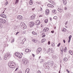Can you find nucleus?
<instances>
[{
    "instance_id": "nucleus-1",
    "label": "nucleus",
    "mask_w": 73,
    "mask_h": 73,
    "mask_svg": "<svg viewBox=\"0 0 73 73\" xmlns=\"http://www.w3.org/2000/svg\"><path fill=\"white\" fill-rule=\"evenodd\" d=\"M8 65L10 68H15L16 66V64L13 62H10L8 63Z\"/></svg>"
},
{
    "instance_id": "nucleus-2",
    "label": "nucleus",
    "mask_w": 73,
    "mask_h": 73,
    "mask_svg": "<svg viewBox=\"0 0 73 73\" xmlns=\"http://www.w3.org/2000/svg\"><path fill=\"white\" fill-rule=\"evenodd\" d=\"M21 27L23 28L24 29H26V27H25V25L24 24V23L23 22H21Z\"/></svg>"
},
{
    "instance_id": "nucleus-3",
    "label": "nucleus",
    "mask_w": 73,
    "mask_h": 73,
    "mask_svg": "<svg viewBox=\"0 0 73 73\" xmlns=\"http://www.w3.org/2000/svg\"><path fill=\"white\" fill-rule=\"evenodd\" d=\"M22 61L24 64H26L28 63V60L26 59H24Z\"/></svg>"
},
{
    "instance_id": "nucleus-4",
    "label": "nucleus",
    "mask_w": 73,
    "mask_h": 73,
    "mask_svg": "<svg viewBox=\"0 0 73 73\" xmlns=\"http://www.w3.org/2000/svg\"><path fill=\"white\" fill-rule=\"evenodd\" d=\"M41 50H42L41 48H38L36 50L37 54H39V53H40V52L41 51Z\"/></svg>"
},
{
    "instance_id": "nucleus-5",
    "label": "nucleus",
    "mask_w": 73,
    "mask_h": 73,
    "mask_svg": "<svg viewBox=\"0 0 73 73\" xmlns=\"http://www.w3.org/2000/svg\"><path fill=\"white\" fill-rule=\"evenodd\" d=\"M29 24L30 25V27L32 28V27H33V25H34V23L33 22H31Z\"/></svg>"
},
{
    "instance_id": "nucleus-6",
    "label": "nucleus",
    "mask_w": 73,
    "mask_h": 73,
    "mask_svg": "<svg viewBox=\"0 0 73 73\" xmlns=\"http://www.w3.org/2000/svg\"><path fill=\"white\" fill-rule=\"evenodd\" d=\"M49 53H53L54 52V50L53 49H50L48 50Z\"/></svg>"
},
{
    "instance_id": "nucleus-7",
    "label": "nucleus",
    "mask_w": 73,
    "mask_h": 73,
    "mask_svg": "<svg viewBox=\"0 0 73 73\" xmlns=\"http://www.w3.org/2000/svg\"><path fill=\"white\" fill-rule=\"evenodd\" d=\"M17 19H18L19 20H21L23 19V17L21 15H19L17 17Z\"/></svg>"
},
{
    "instance_id": "nucleus-8",
    "label": "nucleus",
    "mask_w": 73,
    "mask_h": 73,
    "mask_svg": "<svg viewBox=\"0 0 73 73\" xmlns=\"http://www.w3.org/2000/svg\"><path fill=\"white\" fill-rule=\"evenodd\" d=\"M47 5L48 7H50V8H53V7H54V6L50 4H48Z\"/></svg>"
},
{
    "instance_id": "nucleus-9",
    "label": "nucleus",
    "mask_w": 73,
    "mask_h": 73,
    "mask_svg": "<svg viewBox=\"0 0 73 73\" xmlns=\"http://www.w3.org/2000/svg\"><path fill=\"white\" fill-rule=\"evenodd\" d=\"M44 67H46V69H49V66H47V64H44Z\"/></svg>"
},
{
    "instance_id": "nucleus-10",
    "label": "nucleus",
    "mask_w": 73,
    "mask_h": 73,
    "mask_svg": "<svg viewBox=\"0 0 73 73\" xmlns=\"http://www.w3.org/2000/svg\"><path fill=\"white\" fill-rule=\"evenodd\" d=\"M46 15H49V10L48 9H46Z\"/></svg>"
},
{
    "instance_id": "nucleus-11",
    "label": "nucleus",
    "mask_w": 73,
    "mask_h": 73,
    "mask_svg": "<svg viewBox=\"0 0 73 73\" xmlns=\"http://www.w3.org/2000/svg\"><path fill=\"white\" fill-rule=\"evenodd\" d=\"M35 24H36V25H40V21L39 20H38L36 21Z\"/></svg>"
},
{
    "instance_id": "nucleus-12",
    "label": "nucleus",
    "mask_w": 73,
    "mask_h": 73,
    "mask_svg": "<svg viewBox=\"0 0 73 73\" xmlns=\"http://www.w3.org/2000/svg\"><path fill=\"white\" fill-rule=\"evenodd\" d=\"M49 31V28H47V27H45L43 29L44 32H46V31Z\"/></svg>"
},
{
    "instance_id": "nucleus-13",
    "label": "nucleus",
    "mask_w": 73,
    "mask_h": 73,
    "mask_svg": "<svg viewBox=\"0 0 73 73\" xmlns=\"http://www.w3.org/2000/svg\"><path fill=\"white\" fill-rule=\"evenodd\" d=\"M1 16L3 18H7V16L5 14H2L1 15Z\"/></svg>"
},
{
    "instance_id": "nucleus-14",
    "label": "nucleus",
    "mask_w": 73,
    "mask_h": 73,
    "mask_svg": "<svg viewBox=\"0 0 73 73\" xmlns=\"http://www.w3.org/2000/svg\"><path fill=\"white\" fill-rule=\"evenodd\" d=\"M35 18V15H33L31 16L30 18L31 20H33Z\"/></svg>"
},
{
    "instance_id": "nucleus-15",
    "label": "nucleus",
    "mask_w": 73,
    "mask_h": 73,
    "mask_svg": "<svg viewBox=\"0 0 73 73\" xmlns=\"http://www.w3.org/2000/svg\"><path fill=\"white\" fill-rule=\"evenodd\" d=\"M58 11L60 12H61L63 11V9H61L60 8H59L58 9Z\"/></svg>"
},
{
    "instance_id": "nucleus-16",
    "label": "nucleus",
    "mask_w": 73,
    "mask_h": 73,
    "mask_svg": "<svg viewBox=\"0 0 73 73\" xmlns=\"http://www.w3.org/2000/svg\"><path fill=\"white\" fill-rule=\"evenodd\" d=\"M29 68H27L25 72V73H29Z\"/></svg>"
},
{
    "instance_id": "nucleus-17",
    "label": "nucleus",
    "mask_w": 73,
    "mask_h": 73,
    "mask_svg": "<svg viewBox=\"0 0 73 73\" xmlns=\"http://www.w3.org/2000/svg\"><path fill=\"white\" fill-rule=\"evenodd\" d=\"M33 41L34 42H35L36 43V42H37V40H36L35 39H33Z\"/></svg>"
},
{
    "instance_id": "nucleus-18",
    "label": "nucleus",
    "mask_w": 73,
    "mask_h": 73,
    "mask_svg": "<svg viewBox=\"0 0 73 73\" xmlns=\"http://www.w3.org/2000/svg\"><path fill=\"white\" fill-rule=\"evenodd\" d=\"M20 54V53L16 52L15 54V55L17 57L18 56H19V55Z\"/></svg>"
},
{
    "instance_id": "nucleus-19",
    "label": "nucleus",
    "mask_w": 73,
    "mask_h": 73,
    "mask_svg": "<svg viewBox=\"0 0 73 73\" xmlns=\"http://www.w3.org/2000/svg\"><path fill=\"white\" fill-rule=\"evenodd\" d=\"M29 4L30 5H32L33 4V2H32V0H30L29 3Z\"/></svg>"
},
{
    "instance_id": "nucleus-20",
    "label": "nucleus",
    "mask_w": 73,
    "mask_h": 73,
    "mask_svg": "<svg viewBox=\"0 0 73 73\" xmlns=\"http://www.w3.org/2000/svg\"><path fill=\"white\" fill-rule=\"evenodd\" d=\"M17 57H18L19 58H21L22 57V56H21V54H19L18 56Z\"/></svg>"
},
{
    "instance_id": "nucleus-21",
    "label": "nucleus",
    "mask_w": 73,
    "mask_h": 73,
    "mask_svg": "<svg viewBox=\"0 0 73 73\" xmlns=\"http://www.w3.org/2000/svg\"><path fill=\"white\" fill-rule=\"evenodd\" d=\"M72 37V36L70 35L69 36V39L68 40V42H70V40H71V38Z\"/></svg>"
},
{
    "instance_id": "nucleus-22",
    "label": "nucleus",
    "mask_w": 73,
    "mask_h": 73,
    "mask_svg": "<svg viewBox=\"0 0 73 73\" xmlns=\"http://www.w3.org/2000/svg\"><path fill=\"white\" fill-rule=\"evenodd\" d=\"M32 33L34 35H37V33H35V32L34 31L32 32Z\"/></svg>"
},
{
    "instance_id": "nucleus-23",
    "label": "nucleus",
    "mask_w": 73,
    "mask_h": 73,
    "mask_svg": "<svg viewBox=\"0 0 73 73\" xmlns=\"http://www.w3.org/2000/svg\"><path fill=\"white\" fill-rule=\"evenodd\" d=\"M69 53L71 54V55H73V52L72 51V50H70L69 51Z\"/></svg>"
},
{
    "instance_id": "nucleus-24",
    "label": "nucleus",
    "mask_w": 73,
    "mask_h": 73,
    "mask_svg": "<svg viewBox=\"0 0 73 73\" xmlns=\"http://www.w3.org/2000/svg\"><path fill=\"white\" fill-rule=\"evenodd\" d=\"M44 41H45V39L43 38L42 40L41 41V42L43 43V42H44Z\"/></svg>"
},
{
    "instance_id": "nucleus-25",
    "label": "nucleus",
    "mask_w": 73,
    "mask_h": 73,
    "mask_svg": "<svg viewBox=\"0 0 73 73\" xmlns=\"http://www.w3.org/2000/svg\"><path fill=\"white\" fill-rule=\"evenodd\" d=\"M51 45L53 46H54V42H52L51 43Z\"/></svg>"
},
{
    "instance_id": "nucleus-26",
    "label": "nucleus",
    "mask_w": 73,
    "mask_h": 73,
    "mask_svg": "<svg viewBox=\"0 0 73 73\" xmlns=\"http://www.w3.org/2000/svg\"><path fill=\"white\" fill-rule=\"evenodd\" d=\"M25 52H29V49H28V48H27L25 50Z\"/></svg>"
},
{
    "instance_id": "nucleus-27",
    "label": "nucleus",
    "mask_w": 73,
    "mask_h": 73,
    "mask_svg": "<svg viewBox=\"0 0 73 73\" xmlns=\"http://www.w3.org/2000/svg\"><path fill=\"white\" fill-rule=\"evenodd\" d=\"M44 34H45V33H42V37H44L45 36V35H44Z\"/></svg>"
},
{
    "instance_id": "nucleus-28",
    "label": "nucleus",
    "mask_w": 73,
    "mask_h": 73,
    "mask_svg": "<svg viewBox=\"0 0 73 73\" xmlns=\"http://www.w3.org/2000/svg\"><path fill=\"white\" fill-rule=\"evenodd\" d=\"M3 19H0V22H1V23H3Z\"/></svg>"
},
{
    "instance_id": "nucleus-29",
    "label": "nucleus",
    "mask_w": 73,
    "mask_h": 73,
    "mask_svg": "<svg viewBox=\"0 0 73 73\" xmlns=\"http://www.w3.org/2000/svg\"><path fill=\"white\" fill-rule=\"evenodd\" d=\"M64 61H68V59L66 58H64Z\"/></svg>"
},
{
    "instance_id": "nucleus-30",
    "label": "nucleus",
    "mask_w": 73,
    "mask_h": 73,
    "mask_svg": "<svg viewBox=\"0 0 73 73\" xmlns=\"http://www.w3.org/2000/svg\"><path fill=\"white\" fill-rule=\"evenodd\" d=\"M48 21V19H46L44 20V22L45 23H47Z\"/></svg>"
},
{
    "instance_id": "nucleus-31",
    "label": "nucleus",
    "mask_w": 73,
    "mask_h": 73,
    "mask_svg": "<svg viewBox=\"0 0 73 73\" xmlns=\"http://www.w3.org/2000/svg\"><path fill=\"white\" fill-rule=\"evenodd\" d=\"M67 50V48H66V47H65L64 50V52H66V51Z\"/></svg>"
},
{
    "instance_id": "nucleus-32",
    "label": "nucleus",
    "mask_w": 73,
    "mask_h": 73,
    "mask_svg": "<svg viewBox=\"0 0 73 73\" xmlns=\"http://www.w3.org/2000/svg\"><path fill=\"white\" fill-rule=\"evenodd\" d=\"M66 29H65V28L63 29V30H62V31L63 32H66Z\"/></svg>"
},
{
    "instance_id": "nucleus-33",
    "label": "nucleus",
    "mask_w": 73,
    "mask_h": 73,
    "mask_svg": "<svg viewBox=\"0 0 73 73\" xmlns=\"http://www.w3.org/2000/svg\"><path fill=\"white\" fill-rule=\"evenodd\" d=\"M63 46H62L61 48H60V50L61 52H62V51H63Z\"/></svg>"
},
{
    "instance_id": "nucleus-34",
    "label": "nucleus",
    "mask_w": 73,
    "mask_h": 73,
    "mask_svg": "<svg viewBox=\"0 0 73 73\" xmlns=\"http://www.w3.org/2000/svg\"><path fill=\"white\" fill-rule=\"evenodd\" d=\"M7 55H5V58H4V60H7Z\"/></svg>"
},
{
    "instance_id": "nucleus-35",
    "label": "nucleus",
    "mask_w": 73,
    "mask_h": 73,
    "mask_svg": "<svg viewBox=\"0 0 73 73\" xmlns=\"http://www.w3.org/2000/svg\"><path fill=\"white\" fill-rule=\"evenodd\" d=\"M19 0H16V1H15V4H17V3L19 2Z\"/></svg>"
},
{
    "instance_id": "nucleus-36",
    "label": "nucleus",
    "mask_w": 73,
    "mask_h": 73,
    "mask_svg": "<svg viewBox=\"0 0 73 73\" xmlns=\"http://www.w3.org/2000/svg\"><path fill=\"white\" fill-rule=\"evenodd\" d=\"M7 56V57H9V56H10V54H7L6 55Z\"/></svg>"
},
{
    "instance_id": "nucleus-37",
    "label": "nucleus",
    "mask_w": 73,
    "mask_h": 73,
    "mask_svg": "<svg viewBox=\"0 0 73 73\" xmlns=\"http://www.w3.org/2000/svg\"><path fill=\"white\" fill-rule=\"evenodd\" d=\"M8 3V1H7L5 3V5H7V4Z\"/></svg>"
},
{
    "instance_id": "nucleus-38",
    "label": "nucleus",
    "mask_w": 73,
    "mask_h": 73,
    "mask_svg": "<svg viewBox=\"0 0 73 73\" xmlns=\"http://www.w3.org/2000/svg\"><path fill=\"white\" fill-rule=\"evenodd\" d=\"M54 19H57V17L56 16H54Z\"/></svg>"
},
{
    "instance_id": "nucleus-39",
    "label": "nucleus",
    "mask_w": 73,
    "mask_h": 73,
    "mask_svg": "<svg viewBox=\"0 0 73 73\" xmlns=\"http://www.w3.org/2000/svg\"><path fill=\"white\" fill-rule=\"evenodd\" d=\"M14 41H15V39H13V40H12L11 42V43L13 42H14Z\"/></svg>"
},
{
    "instance_id": "nucleus-40",
    "label": "nucleus",
    "mask_w": 73,
    "mask_h": 73,
    "mask_svg": "<svg viewBox=\"0 0 73 73\" xmlns=\"http://www.w3.org/2000/svg\"><path fill=\"white\" fill-rule=\"evenodd\" d=\"M6 20H3V23H6Z\"/></svg>"
},
{
    "instance_id": "nucleus-41",
    "label": "nucleus",
    "mask_w": 73,
    "mask_h": 73,
    "mask_svg": "<svg viewBox=\"0 0 73 73\" xmlns=\"http://www.w3.org/2000/svg\"><path fill=\"white\" fill-rule=\"evenodd\" d=\"M26 40V39L25 38H24L23 40H22V41H24V42L25 41V40Z\"/></svg>"
},
{
    "instance_id": "nucleus-42",
    "label": "nucleus",
    "mask_w": 73,
    "mask_h": 73,
    "mask_svg": "<svg viewBox=\"0 0 73 73\" xmlns=\"http://www.w3.org/2000/svg\"><path fill=\"white\" fill-rule=\"evenodd\" d=\"M63 3L64 4H66V1H65L64 2H63Z\"/></svg>"
},
{
    "instance_id": "nucleus-43",
    "label": "nucleus",
    "mask_w": 73,
    "mask_h": 73,
    "mask_svg": "<svg viewBox=\"0 0 73 73\" xmlns=\"http://www.w3.org/2000/svg\"><path fill=\"white\" fill-rule=\"evenodd\" d=\"M40 61H41L40 62H43V61H44V59H41L40 60Z\"/></svg>"
},
{
    "instance_id": "nucleus-44",
    "label": "nucleus",
    "mask_w": 73,
    "mask_h": 73,
    "mask_svg": "<svg viewBox=\"0 0 73 73\" xmlns=\"http://www.w3.org/2000/svg\"><path fill=\"white\" fill-rule=\"evenodd\" d=\"M61 45V43H59L57 45V46H59L60 45Z\"/></svg>"
},
{
    "instance_id": "nucleus-45",
    "label": "nucleus",
    "mask_w": 73,
    "mask_h": 73,
    "mask_svg": "<svg viewBox=\"0 0 73 73\" xmlns=\"http://www.w3.org/2000/svg\"><path fill=\"white\" fill-rule=\"evenodd\" d=\"M26 33V31H24L23 32V34H25Z\"/></svg>"
},
{
    "instance_id": "nucleus-46",
    "label": "nucleus",
    "mask_w": 73,
    "mask_h": 73,
    "mask_svg": "<svg viewBox=\"0 0 73 73\" xmlns=\"http://www.w3.org/2000/svg\"><path fill=\"white\" fill-rule=\"evenodd\" d=\"M37 73H41V71H38L37 72Z\"/></svg>"
},
{
    "instance_id": "nucleus-47",
    "label": "nucleus",
    "mask_w": 73,
    "mask_h": 73,
    "mask_svg": "<svg viewBox=\"0 0 73 73\" xmlns=\"http://www.w3.org/2000/svg\"><path fill=\"white\" fill-rule=\"evenodd\" d=\"M48 64H49V65H50V64H51V63H50V62H48Z\"/></svg>"
},
{
    "instance_id": "nucleus-48",
    "label": "nucleus",
    "mask_w": 73,
    "mask_h": 73,
    "mask_svg": "<svg viewBox=\"0 0 73 73\" xmlns=\"http://www.w3.org/2000/svg\"><path fill=\"white\" fill-rule=\"evenodd\" d=\"M66 71H67L68 73H70V72L69 71V70H68V69L66 70Z\"/></svg>"
},
{
    "instance_id": "nucleus-49",
    "label": "nucleus",
    "mask_w": 73,
    "mask_h": 73,
    "mask_svg": "<svg viewBox=\"0 0 73 73\" xmlns=\"http://www.w3.org/2000/svg\"><path fill=\"white\" fill-rule=\"evenodd\" d=\"M56 11L55 10H53L52 12H55Z\"/></svg>"
},
{
    "instance_id": "nucleus-50",
    "label": "nucleus",
    "mask_w": 73,
    "mask_h": 73,
    "mask_svg": "<svg viewBox=\"0 0 73 73\" xmlns=\"http://www.w3.org/2000/svg\"><path fill=\"white\" fill-rule=\"evenodd\" d=\"M20 33V32H17L16 34V35H17V34H18V33Z\"/></svg>"
},
{
    "instance_id": "nucleus-51",
    "label": "nucleus",
    "mask_w": 73,
    "mask_h": 73,
    "mask_svg": "<svg viewBox=\"0 0 73 73\" xmlns=\"http://www.w3.org/2000/svg\"><path fill=\"white\" fill-rule=\"evenodd\" d=\"M50 41H49L48 42V45H50Z\"/></svg>"
},
{
    "instance_id": "nucleus-52",
    "label": "nucleus",
    "mask_w": 73,
    "mask_h": 73,
    "mask_svg": "<svg viewBox=\"0 0 73 73\" xmlns=\"http://www.w3.org/2000/svg\"><path fill=\"white\" fill-rule=\"evenodd\" d=\"M51 32L52 33H54V31H51Z\"/></svg>"
},
{
    "instance_id": "nucleus-53",
    "label": "nucleus",
    "mask_w": 73,
    "mask_h": 73,
    "mask_svg": "<svg viewBox=\"0 0 73 73\" xmlns=\"http://www.w3.org/2000/svg\"><path fill=\"white\" fill-rule=\"evenodd\" d=\"M67 23H68V22H66L65 23V25H67Z\"/></svg>"
},
{
    "instance_id": "nucleus-54",
    "label": "nucleus",
    "mask_w": 73,
    "mask_h": 73,
    "mask_svg": "<svg viewBox=\"0 0 73 73\" xmlns=\"http://www.w3.org/2000/svg\"><path fill=\"white\" fill-rule=\"evenodd\" d=\"M63 42L64 43H65V40H63Z\"/></svg>"
},
{
    "instance_id": "nucleus-55",
    "label": "nucleus",
    "mask_w": 73,
    "mask_h": 73,
    "mask_svg": "<svg viewBox=\"0 0 73 73\" xmlns=\"http://www.w3.org/2000/svg\"><path fill=\"white\" fill-rule=\"evenodd\" d=\"M1 27V23H0V28Z\"/></svg>"
},
{
    "instance_id": "nucleus-56",
    "label": "nucleus",
    "mask_w": 73,
    "mask_h": 73,
    "mask_svg": "<svg viewBox=\"0 0 73 73\" xmlns=\"http://www.w3.org/2000/svg\"><path fill=\"white\" fill-rule=\"evenodd\" d=\"M65 10H67V8L66 7H65Z\"/></svg>"
},
{
    "instance_id": "nucleus-57",
    "label": "nucleus",
    "mask_w": 73,
    "mask_h": 73,
    "mask_svg": "<svg viewBox=\"0 0 73 73\" xmlns=\"http://www.w3.org/2000/svg\"><path fill=\"white\" fill-rule=\"evenodd\" d=\"M42 8H41V7L40 11H42Z\"/></svg>"
},
{
    "instance_id": "nucleus-58",
    "label": "nucleus",
    "mask_w": 73,
    "mask_h": 73,
    "mask_svg": "<svg viewBox=\"0 0 73 73\" xmlns=\"http://www.w3.org/2000/svg\"><path fill=\"white\" fill-rule=\"evenodd\" d=\"M17 69H18V68H16V69H15V71H16L17 70Z\"/></svg>"
},
{
    "instance_id": "nucleus-59",
    "label": "nucleus",
    "mask_w": 73,
    "mask_h": 73,
    "mask_svg": "<svg viewBox=\"0 0 73 73\" xmlns=\"http://www.w3.org/2000/svg\"><path fill=\"white\" fill-rule=\"evenodd\" d=\"M32 56L33 57H35V54H32Z\"/></svg>"
},
{
    "instance_id": "nucleus-60",
    "label": "nucleus",
    "mask_w": 73,
    "mask_h": 73,
    "mask_svg": "<svg viewBox=\"0 0 73 73\" xmlns=\"http://www.w3.org/2000/svg\"><path fill=\"white\" fill-rule=\"evenodd\" d=\"M66 1V0H63V2H64V1Z\"/></svg>"
},
{
    "instance_id": "nucleus-61",
    "label": "nucleus",
    "mask_w": 73,
    "mask_h": 73,
    "mask_svg": "<svg viewBox=\"0 0 73 73\" xmlns=\"http://www.w3.org/2000/svg\"><path fill=\"white\" fill-rule=\"evenodd\" d=\"M35 8L32 9V11H34V10H35Z\"/></svg>"
},
{
    "instance_id": "nucleus-62",
    "label": "nucleus",
    "mask_w": 73,
    "mask_h": 73,
    "mask_svg": "<svg viewBox=\"0 0 73 73\" xmlns=\"http://www.w3.org/2000/svg\"><path fill=\"white\" fill-rule=\"evenodd\" d=\"M39 17H42V15H40L39 16Z\"/></svg>"
},
{
    "instance_id": "nucleus-63",
    "label": "nucleus",
    "mask_w": 73,
    "mask_h": 73,
    "mask_svg": "<svg viewBox=\"0 0 73 73\" xmlns=\"http://www.w3.org/2000/svg\"><path fill=\"white\" fill-rule=\"evenodd\" d=\"M53 13H54L55 14H56V12L55 11V12H53Z\"/></svg>"
},
{
    "instance_id": "nucleus-64",
    "label": "nucleus",
    "mask_w": 73,
    "mask_h": 73,
    "mask_svg": "<svg viewBox=\"0 0 73 73\" xmlns=\"http://www.w3.org/2000/svg\"><path fill=\"white\" fill-rule=\"evenodd\" d=\"M41 27H42V25H41Z\"/></svg>"
}]
</instances>
